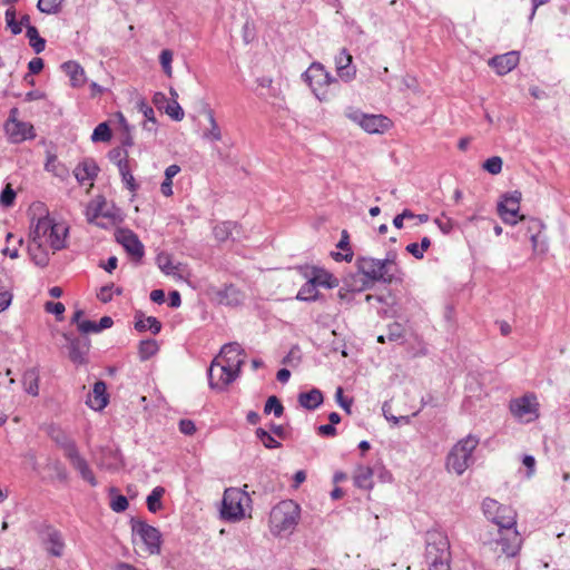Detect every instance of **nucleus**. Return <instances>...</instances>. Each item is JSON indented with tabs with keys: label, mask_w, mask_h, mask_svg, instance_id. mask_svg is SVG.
I'll use <instances>...</instances> for the list:
<instances>
[{
	"label": "nucleus",
	"mask_w": 570,
	"mask_h": 570,
	"mask_svg": "<svg viewBox=\"0 0 570 570\" xmlns=\"http://www.w3.org/2000/svg\"><path fill=\"white\" fill-rule=\"evenodd\" d=\"M219 357L220 361L215 358L212 362L207 375L210 389L223 391L239 376L245 352L237 342H233L222 347Z\"/></svg>",
	"instance_id": "f257e3e1"
},
{
	"label": "nucleus",
	"mask_w": 570,
	"mask_h": 570,
	"mask_svg": "<svg viewBox=\"0 0 570 570\" xmlns=\"http://www.w3.org/2000/svg\"><path fill=\"white\" fill-rule=\"evenodd\" d=\"M67 234L68 227L63 224L56 223L49 214H47L38 218L31 229L29 250H33V246H36L37 249L43 246H50L53 250H60L66 246Z\"/></svg>",
	"instance_id": "f03ea898"
},
{
	"label": "nucleus",
	"mask_w": 570,
	"mask_h": 570,
	"mask_svg": "<svg viewBox=\"0 0 570 570\" xmlns=\"http://www.w3.org/2000/svg\"><path fill=\"white\" fill-rule=\"evenodd\" d=\"M425 560L429 570H450V542L441 531H428L425 535Z\"/></svg>",
	"instance_id": "7ed1b4c3"
},
{
	"label": "nucleus",
	"mask_w": 570,
	"mask_h": 570,
	"mask_svg": "<svg viewBox=\"0 0 570 570\" xmlns=\"http://www.w3.org/2000/svg\"><path fill=\"white\" fill-rule=\"evenodd\" d=\"M301 518V508L293 500H284L276 504L269 513V523L275 534L292 532Z\"/></svg>",
	"instance_id": "20e7f679"
},
{
	"label": "nucleus",
	"mask_w": 570,
	"mask_h": 570,
	"mask_svg": "<svg viewBox=\"0 0 570 570\" xmlns=\"http://www.w3.org/2000/svg\"><path fill=\"white\" fill-rule=\"evenodd\" d=\"M355 266L357 272L364 276L361 283L368 282V288H371L375 282L390 285L394 282L402 281V277L396 276L395 273H389L384 268L385 265L381 259L358 256L355 261Z\"/></svg>",
	"instance_id": "39448f33"
},
{
	"label": "nucleus",
	"mask_w": 570,
	"mask_h": 570,
	"mask_svg": "<svg viewBox=\"0 0 570 570\" xmlns=\"http://www.w3.org/2000/svg\"><path fill=\"white\" fill-rule=\"evenodd\" d=\"M478 444L479 439L471 434L460 440L448 454L446 468L454 471L458 475L463 474L473 462L472 453Z\"/></svg>",
	"instance_id": "423d86ee"
},
{
	"label": "nucleus",
	"mask_w": 570,
	"mask_h": 570,
	"mask_svg": "<svg viewBox=\"0 0 570 570\" xmlns=\"http://www.w3.org/2000/svg\"><path fill=\"white\" fill-rule=\"evenodd\" d=\"M250 501L249 495L237 488L226 489L222 500L220 517L228 522H236L245 517L244 502Z\"/></svg>",
	"instance_id": "0eeeda50"
},
{
	"label": "nucleus",
	"mask_w": 570,
	"mask_h": 570,
	"mask_svg": "<svg viewBox=\"0 0 570 570\" xmlns=\"http://www.w3.org/2000/svg\"><path fill=\"white\" fill-rule=\"evenodd\" d=\"M302 76L318 100H326V88L338 82L321 62H313Z\"/></svg>",
	"instance_id": "6e6552de"
},
{
	"label": "nucleus",
	"mask_w": 570,
	"mask_h": 570,
	"mask_svg": "<svg viewBox=\"0 0 570 570\" xmlns=\"http://www.w3.org/2000/svg\"><path fill=\"white\" fill-rule=\"evenodd\" d=\"M509 410L514 417L524 422H532L539 417V403L534 393H527L521 397L512 399Z\"/></svg>",
	"instance_id": "1a4fd4ad"
},
{
	"label": "nucleus",
	"mask_w": 570,
	"mask_h": 570,
	"mask_svg": "<svg viewBox=\"0 0 570 570\" xmlns=\"http://www.w3.org/2000/svg\"><path fill=\"white\" fill-rule=\"evenodd\" d=\"M522 194L519 190L502 195V200L498 203V214L508 225H515L519 220H524V215H519Z\"/></svg>",
	"instance_id": "9d476101"
},
{
	"label": "nucleus",
	"mask_w": 570,
	"mask_h": 570,
	"mask_svg": "<svg viewBox=\"0 0 570 570\" xmlns=\"http://www.w3.org/2000/svg\"><path fill=\"white\" fill-rule=\"evenodd\" d=\"M63 338L66 340L69 360L77 365L86 364L90 341L87 337H78L71 333H65Z\"/></svg>",
	"instance_id": "9b49d317"
},
{
	"label": "nucleus",
	"mask_w": 570,
	"mask_h": 570,
	"mask_svg": "<svg viewBox=\"0 0 570 570\" xmlns=\"http://www.w3.org/2000/svg\"><path fill=\"white\" fill-rule=\"evenodd\" d=\"M350 118L370 134L384 132L392 125L391 120L383 115H367L355 111L350 115Z\"/></svg>",
	"instance_id": "f8f14e48"
},
{
	"label": "nucleus",
	"mask_w": 570,
	"mask_h": 570,
	"mask_svg": "<svg viewBox=\"0 0 570 570\" xmlns=\"http://www.w3.org/2000/svg\"><path fill=\"white\" fill-rule=\"evenodd\" d=\"M494 542L501 547V553L514 557L521 548L522 539L515 527H508L505 530H498Z\"/></svg>",
	"instance_id": "ddd939ff"
},
{
	"label": "nucleus",
	"mask_w": 570,
	"mask_h": 570,
	"mask_svg": "<svg viewBox=\"0 0 570 570\" xmlns=\"http://www.w3.org/2000/svg\"><path fill=\"white\" fill-rule=\"evenodd\" d=\"M116 240L125 248V250L137 262L142 258V244L139 237L130 229L119 228L115 233Z\"/></svg>",
	"instance_id": "4468645a"
},
{
	"label": "nucleus",
	"mask_w": 570,
	"mask_h": 570,
	"mask_svg": "<svg viewBox=\"0 0 570 570\" xmlns=\"http://www.w3.org/2000/svg\"><path fill=\"white\" fill-rule=\"evenodd\" d=\"M299 271L304 277H311L316 286L326 288H335L340 285V281L330 272L317 266H301Z\"/></svg>",
	"instance_id": "2eb2a0df"
},
{
	"label": "nucleus",
	"mask_w": 570,
	"mask_h": 570,
	"mask_svg": "<svg viewBox=\"0 0 570 570\" xmlns=\"http://www.w3.org/2000/svg\"><path fill=\"white\" fill-rule=\"evenodd\" d=\"M520 60L518 51H509L503 55L494 56L490 59L489 65L497 71L498 75H507L513 70Z\"/></svg>",
	"instance_id": "dca6fc26"
},
{
	"label": "nucleus",
	"mask_w": 570,
	"mask_h": 570,
	"mask_svg": "<svg viewBox=\"0 0 570 570\" xmlns=\"http://www.w3.org/2000/svg\"><path fill=\"white\" fill-rule=\"evenodd\" d=\"M99 167L92 158H85L73 169V175L80 185L89 184L92 186V181L97 177Z\"/></svg>",
	"instance_id": "f3484780"
},
{
	"label": "nucleus",
	"mask_w": 570,
	"mask_h": 570,
	"mask_svg": "<svg viewBox=\"0 0 570 570\" xmlns=\"http://www.w3.org/2000/svg\"><path fill=\"white\" fill-rule=\"evenodd\" d=\"M48 435L63 451L67 459L78 451L76 442L61 428L51 425Z\"/></svg>",
	"instance_id": "a211bd4d"
},
{
	"label": "nucleus",
	"mask_w": 570,
	"mask_h": 570,
	"mask_svg": "<svg viewBox=\"0 0 570 570\" xmlns=\"http://www.w3.org/2000/svg\"><path fill=\"white\" fill-rule=\"evenodd\" d=\"M109 401V395L107 393V385L104 381H97L94 384L92 392L88 394L86 404L95 410L101 411L104 410Z\"/></svg>",
	"instance_id": "6ab92c4d"
},
{
	"label": "nucleus",
	"mask_w": 570,
	"mask_h": 570,
	"mask_svg": "<svg viewBox=\"0 0 570 570\" xmlns=\"http://www.w3.org/2000/svg\"><path fill=\"white\" fill-rule=\"evenodd\" d=\"M336 72L338 77L344 81H351L354 79L356 69L352 66V56L345 48L335 57Z\"/></svg>",
	"instance_id": "aec40b11"
},
{
	"label": "nucleus",
	"mask_w": 570,
	"mask_h": 570,
	"mask_svg": "<svg viewBox=\"0 0 570 570\" xmlns=\"http://www.w3.org/2000/svg\"><path fill=\"white\" fill-rule=\"evenodd\" d=\"M95 458L97 464L107 470H116L121 464L120 454L110 446L101 448Z\"/></svg>",
	"instance_id": "412c9836"
},
{
	"label": "nucleus",
	"mask_w": 570,
	"mask_h": 570,
	"mask_svg": "<svg viewBox=\"0 0 570 570\" xmlns=\"http://www.w3.org/2000/svg\"><path fill=\"white\" fill-rule=\"evenodd\" d=\"M33 127L27 122L10 120L6 124V131L13 142L22 141L32 137Z\"/></svg>",
	"instance_id": "4be33fe9"
},
{
	"label": "nucleus",
	"mask_w": 570,
	"mask_h": 570,
	"mask_svg": "<svg viewBox=\"0 0 570 570\" xmlns=\"http://www.w3.org/2000/svg\"><path fill=\"white\" fill-rule=\"evenodd\" d=\"M163 535L160 531L145 523V548L150 554H159L161 551Z\"/></svg>",
	"instance_id": "5701e85b"
},
{
	"label": "nucleus",
	"mask_w": 570,
	"mask_h": 570,
	"mask_svg": "<svg viewBox=\"0 0 570 570\" xmlns=\"http://www.w3.org/2000/svg\"><path fill=\"white\" fill-rule=\"evenodd\" d=\"M156 263L160 271L166 275L183 278V264H174L171 256L167 253H160L156 257Z\"/></svg>",
	"instance_id": "b1692460"
},
{
	"label": "nucleus",
	"mask_w": 570,
	"mask_h": 570,
	"mask_svg": "<svg viewBox=\"0 0 570 570\" xmlns=\"http://www.w3.org/2000/svg\"><path fill=\"white\" fill-rule=\"evenodd\" d=\"M368 289V282H362L361 285L356 284L355 276L344 278L343 286L338 289L337 296L341 301L350 302L353 293H360Z\"/></svg>",
	"instance_id": "393cba45"
},
{
	"label": "nucleus",
	"mask_w": 570,
	"mask_h": 570,
	"mask_svg": "<svg viewBox=\"0 0 570 570\" xmlns=\"http://www.w3.org/2000/svg\"><path fill=\"white\" fill-rule=\"evenodd\" d=\"M491 521L497 525V531L505 530L508 527H515L517 513L512 508L503 505L502 509L493 515Z\"/></svg>",
	"instance_id": "a878e982"
},
{
	"label": "nucleus",
	"mask_w": 570,
	"mask_h": 570,
	"mask_svg": "<svg viewBox=\"0 0 570 570\" xmlns=\"http://www.w3.org/2000/svg\"><path fill=\"white\" fill-rule=\"evenodd\" d=\"M298 404L309 411L317 409L324 401L323 393L318 389L301 392L297 397Z\"/></svg>",
	"instance_id": "bb28decb"
},
{
	"label": "nucleus",
	"mask_w": 570,
	"mask_h": 570,
	"mask_svg": "<svg viewBox=\"0 0 570 570\" xmlns=\"http://www.w3.org/2000/svg\"><path fill=\"white\" fill-rule=\"evenodd\" d=\"M61 68L69 76L71 86L80 87L85 83V71L79 63L75 61H67L62 63Z\"/></svg>",
	"instance_id": "cd10ccee"
},
{
	"label": "nucleus",
	"mask_w": 570,
	"mask_h": 570,
	"mask_svg": "<svg viewBox=\"0 0 570 570\" xmlns=\"http://www.w3.org/2000/svg\"><path fill=\"white\" fill-rule=\"evenodd\" d=\"M22 385L24 391L32 395L37 396L39 393V374L36 368L27 370L22 375Z\"/></svg>",
	"instance_id": "c85d7f7f"
},
{
	"label": "nucleus",
	"mask_w": 570,
	"mask_h": 570,
	"mask_svg": "<svg viewBox=\"0 0 570 570\" xmlns=\"http://www.w3.org/2000/svg\"><path fill=\"white\" fill-rule=\"evenodd\" d=\"M47 550L53 557H61L65 548L62 537L59 531L50 530L47 535Z\"/></svg>",
	"instance_id": "c756f323"
},
{
	"label": "nucleus",
	"mask_w": 570,
	"mask_h": 570,
	"mask_svg": "<svg viewBox=\"0 0 570 570\" xmlns=\"http://www.w3.org/2000/svg\"><path fill=\"white\" fill-rule=\"evenodd\" d=\"M115 118L117 119V128L120 135V142L122 146H131L132 137H131V128L121 112H116Z\"/></svg>",
	"instance_id": "7c9ffc66"
},
{
	"label": "nucleus",
	"mask_w": 570,
	"mask_h": 570,
	"mask_svg": "<svg viewBox=\"0 0 570 570\" xmlns=\"http://www.w3.org/2000/svg\"><path fill=\"white\" fill-rule=\"evenodd\" d=\"M165 492H166L165 488L158 485V487L154 488L153 491L147 495L145 502L147 504V509L149 512L157 513L158 511H160L164 508L161 499H163Z\"/></svg>",
	"instance_id": "2f4dec72"
},
{
	"label": "nucleus",
	"mask_w": 570,
	"mask_h": 570,
	"mask_svg": "<svg viewBox=\"0 0 570 570\" xmlns=\"http://www.w3.org/2000/svg\"><path fill=\"white\" fill-rule=\"evenodd\" d=\"M307 282L299 288L296 299L302 302H314L320 297V292L317 291V286L311 277H306Z\"/></svg>",
	"instance_id": "473e14b6"
},
{
	"label": "nucleus",
	"mask_w": 570,
	"mask_h": 570,
	"mask_svg": "<svg viewBox=\"0 0 570 570\" xmlns=\"http://www.w3.org/2000/svg\"><path fill=\"white\" fill-rule=\"evenodd\" d=\"M237 228V224L234 222H223L220 224H217L214 229L213 234L216 240L218 242H226L228 239H235L233 236L234 229Z\"/></svg>",
	"instance_id": "72a5a7b5"
},
{
	"label": "nucleus",
	"mask_w": 570,
	"mask_h": 570,
	"mask_svg": "<svg viewBox=\"0 0 570 570\" xmlns=\"http://www.w3.org/2000/svg\"><path fill=\"white\" fill-rule=\"evenodd\" d=\"M372 476H373V470L371 468L360 466L354 476V483L357 488L371 489L373 485Z\"/></svg>",
	"instance_id": "f704fd0d"
},
{
	"label": "nucleus",
	"mask_w": 570,
	"mask_h": 570,
	"mask_svg": "<svg viewBox=\"0 0 570 570\" xmlns=\"http://www.w3.org/2000/svg\"><path fill=\"white\" fill-rule=\"evenodd\" d=\"M206 115L210 125V128L203 134V138L210 141H218L222 139L220 128L215 119L214 111L212 109L206 110Z\"/></svg>",
	"instance_id": "c9c22d12"
},
{
	"label": "nucleus",
	"mask_w": 570,
	"mask_h": 570,
	"mask_svg": "<svg viewBox=\"0 0 570 570\" xmlns=\"http://www.w3.org/2000/svg\"><path fill=\"white\" fill-rule=\"evenodd\" d=\"M26 36L29 39L30 47L35 50L36 53H40L45 50L46 40L40 37L38 29L36 27H28Z\"/></svg>",
	"instance_id": "e433bc0d"
},
{
	"label": "nucleus",
	"mask_w": 570,
	"mask_h": 570,
	"mask_svg": "<svg viewBox=\"0 0 570 570\" xmlns=\"http://www.w3.org/2000/svg\"><path fill=\"white\" fill-rule=\"evenodd\" d=\"M118 167L124 184L131 193H135L139 188V185L136 183L132 174L130 173L127 161L119 160Z\"/></svg>",
	"instance_id": "4c0bfd02"
},
{
	"label": "nucleus",
	"mask_w": 570,
	"mask_h": 570,
	"mask_svg": "<svg viewBox=\"0 0 570 570\" xmlns=\"http://www.w3.org/2000/svg\"><path fill=\"white\" fill-rule=\"evenodd\" d=\"M63 0H38L37 8L46 14H57L62 9Z\"/></svg>",
	"instance_id": "58836bf2"
},
{
	"label": "nucleus",
	"mask_w": 570,
	"mask_h": 570,
	"mask_svg": "<svg viewBox=\"0 0 570 570\" xmlns=\"http://www.w3.org/2000/svg\"><path fill=\"white\" fill-rule=\"evenodd\" d=\"M264 413L266 415L273 413L275 417H281L284 414V406L276 395H272L266 400Z\"/></svg>",
	"instance_id": "ea45409f"
},
{
	"label": "nucleus",
	"mask_w": 570,
	"mask_h": 570,
	"mask_svg": "<svg viewBox=\"0 0 570 570\" xmlns=\"http://www.w3.org/2000/svg\"><path fill=\"white\" fill-rule=\"evenodd\" d=\"M111 139V130L108 122H100L92 131L94 142H108Z\"/></svg>",
	"instance_id": "a19ab883"
},
{
	"label": "nucleus",
	"mask_w": 570,
	"mask_h": 570,
	"mask_svg": "<svg viewBox=\"0 0 570 570\" xmlns=\"http://www.w3.org/2000/svg\"><path fill=\"white\" fill-rule=\"evenodd\" d=\"M220 299H226L228 305H237L240 303V292L234 285L225 286L224 291L219 293Z\"/></svg>",
	"instance_id": "79ce46f5"
},
{
	"label": "nucleus",
	"mask_w": 570,
	"mask_h": 570,
	"mask_svg": "<svg viewBox=\"0 0 570 570\" xmlns=\"http://www.w3.org/2000/svg\"><path fill=\"white\" fill-rule=\"evenodd\" d=\"M386 337L390 342L403 343L405 337V330L403 325L397 322L387 325Z\"/></svg>",
	"instance_id": "37998d69"
},
{
	"label": "nucleus",
	"mask_w": 570,
	"mask_h": 570,
	"mask_svg": "<svg viewBox=\"0 0 570 570\" xmlns=\"http://www.w3.org/2000/svg\"><path fill=\"white\" fill-rule=\"evenodd\" d=\"M256 438L262 441L266 449H278L282 444L275 440L272 434L263 428H257L255 431Z\"/></svg>",
	"instance_id": "c03bdc74"
},
{
	"label": "nucleus",
	"mask_w": 570,
	"mask_h": 570,
	"mask_svg": "<svg viewBox=\"0 0 570 570\" xmlns=\"http://www.w3.org/2000/svg\"><path fill=\"white\" fill-rule=\"evenodd\" d=\"M396 259H397V253L395 250H390L386 253L385 258L381 259V261L384 263V265H385L384 268L389 273H395L396 276L401 277L402 273L396 263Z\"/></svg>",
	"instance_id": "a18cd8bd"
},
{
	"label": "nucleus",
	"mask_w": 570,
	"mask_h": 570,
	"mask_svg": "<svg viewBox=\"0 0 570 570\" xmlns=\"http://www.w3.org/2000/svg\"><path fill=\"white\" fill-rule=\"evenodd\" d=\"M115 492H116V489L111 488L110 489L111 500H110L109 505L112 509V511L122 512L128 508V500L125 495H121V494L114 495Z\"/></svg>",
	"instance_id": "49530a36"
},
{
	"label": "nucleus",
	"mask_w": 570,
	"mask_h": 570,
	"mask_svg": "<svg viewBox=\"0 0 570 570\" xmlns=\"http://www.w3.org/2000/svg\"><path fill=\"white\" fill-rule=\"evenodd\" d=\"M502 507L503 505L499 504L498 501L490 498L484 499L482 503L483 513L489 520H492L493 515H495Z\"/></svg>",
	"instance_id": "de8ad7c7"
},
{
	"label": "nucleus",
	"mask_w": 570,
	"mask_h": 570,
	"mask_svg": "<svg viewBox=\"0 0 570 570\" xmlns=\"http://www.w3.org/2000/svg\"><path fill=\"white\" fill-rule=\"evenodd\" d=\"M502 158L499 156H492L483 163V169L492 175H498L502 170Z\"/></svg>",
	"instance_id": "09e8293b"
},
{
	"label": "nucleus",
	"mask_w": 570,
	"mask_h": 570,
	"mask_svg": "<svg viewBox=\"0 0 570 570\" xmlns=\"http://www.w3.org/2000/svg\"><path fill=\"white\" fill-rule=\"evenodd\" d=\"M68 460L70 464L73 466V469L79 472L80 475L90 468L86 459L79 453V450L71 456H69Z\"/></svg>",
	"instance_id": "8fccbe9b"
},
{
	"label": "nucleus",
	"mask_w": 570,
	"mask_h": 570,
	"mask_svg": "<svg viewBox=\"0 0 570 570\" xmlns=\"http://www.w3.org/2000/svg\"><path fill=\"white\" fill-rule=\"evenodd\" d=\"M6 22L12 35H19L22 31L21 23L16 20V10L8 9L6 11Z\"/></svg>",
	"instance_id": "3c124183"
},
{
	"label": "nucleus",
	"mask_w": 570,
	"mask_h": 570,
	"mask_svg": "<svg viewBox=\"0 0 570 570\" xmlns=\"http://www.w3.org/2000/svg\"><path fill=\"white\" fill-rule=\"evenodd\" d=\"M164 110L176 121H180L184 118V110L176 100L168 102Z\"/></svg>",
	"instance_id": "603ef678"
},
{
	"label": "nucleus",
	"mask_w": 570,
	"mask_h": 570,
	"mask_svg": "<svg viewBox=\"0 0 570 570\" xmlns=\"http://www.w3.org/2000/svg\"><path fill=\"white\" fill-rule=\"evenodd\" d=\"M14 199H16V191L11 188L10 185H7L0 194V204L3 207H10L13 205Z\"/></svg>",
	"instance_id": "864d4df0"
},
{
	"label": "nucleus",
	"mask_w": 570,
	"mask_h": 570,
	"mask_svg": "<svg viewBox=\"0 0 570 570\" xmlns=\"http://www.w3.org/2000/svg\"><path fill=\"white\" fill-rule=\"evenodd\" d=\"M159 61H160L164 72L167 76H170L171 75L173 52L169 49H164L160 52Z\"/></svg>",
	"instance_id": "5fc2aeb1"
},
{
	"label": "nucleus",
	"mask_w": 570,
	"mask_h": 570,
	"mask_svg": "<svg viewBox=\"0 0 570 570\" xmlns=\"http://www.w3.org/2000/svg\"><path fill=\"white\" fill-rule=\"evenodd\" d=\"M434 223L438 225V227L444 235L450 234L454 227V222L451 218L445 217L444 213L442 214L441 217H436L434 219Z\"/></svg>",
	"instance_id": "6e6d98bb"
},
{
	"label": "nucleus",
	"mask_w": 570,
	"mask_h": 570,
	"mask_svg": "<svg viewBox=\"0 0 570 570\" xmlns=\"http://www.w3.org/2000/svg\"><path fill=\"white\" fill-rule=\"evenodd\" d=\"M335 399L338 405L347 413L351 414V406L353 404V399H346L343 395V389L340 386L336 389Z\"/></svg>",
	"instance_id": "4d7b16f0"
},
{
	"label": "nucleus",
	"mask_w": 570,
	"mask_h": 570,
	"mask_svg": "<svg viewBox=\"0 0 570 570\" xmlns=\"http://www.w3.org/2000/svg\"><path fill=\"white\" fill-rule=\"evenodd\" d=\"M101 207L99 205H92L90 204L88 207H87V210H86V216H87V220L89 223H95L96 225L98 226H102V224H100L98 222V218L100 217L101 215Z\"/></svg>",
	"instance_id": "13d9d810"
},
{
	"label": "nucleus",
	"mask_w": 570,
	"mask_h": 570,
	"mask_svg": "<svg viewBox=\"0 0 570 570\" xmlns=\"http://www.w3.org/2000/svg\"><path fill=\"white\" fill-rule=\"evenodd\" d=\"M32 255V259L35 261V263L39 266H46L49 262V258H48V255L47 253L40 248V249H37L36 246H33V250H29Z\"/></svg>",
	"instance_id": "bf43d9fd"
},
{
	"label": "nucleus",
	"mask_w": 570,
	"mask_h": 570,
	"mask_svg": "<svg viewBox=\"0 0 570 570\" xmlns=\"http://www.w3.org/2000/svg\"><path fill=\"white\" fill-rule=\"evenodd\" d=\"M115 288L114 284L105 285L100 288L99 293L97 294V297L102 303H108L112 299V291Z\"/></svg>",
	"instance_id": "052dcab7"
},
{
	"label": "nucleus",
	"mask_w": 570,
	"mask_h": 570,
	"mask_svg": "<svg viewBox=\"0 0 570 570\" xmlns=\"http://www.w3.org/2000/svg\"><path fill=\"white\" fill-rule=\"evenodd\" d=\"M149 330L153 334H158L161 331V323L155 316L145 317V331Z\"/></svg>",
	"instance_id": "680f3d73"
},
{
	"label": "nucleus",
	"mask_w": 570,
	"mask_h": 570,
	"mask_svg": "<svg viewBox=\"0 0 570 570\" xmlns=\"http://www.w3.org/2000/svg\"><path fill=\"white\" fill-rule=\"evenodd\" d=\"M179 431L185 435H193L196 432V425L194 421L188 419H183L178 423Z\"/></svg>",
	"instance_id": "e2e57ef3"
},
{
	"label": "nucleus",
	"mask_w": 570,
	"mask_h": 570,
	"mask_svg": "<svg viewBox=\"0 0 570 570\" xmlns=\"http://www.w3.org/2000/svg\"><path fill=\"white\" fill-rule=\"evenodd\" d=\"M79 332H81L82 334H88V333H98V332H100V330L96 322L85 320L81 323H79Z\"/></svg>",
	"instance_id": "0e129e2a"
},
{
	"label": "nucleus",
	"mask_w": 570,
	"mask_h": 570,
	"mask_svg": "<svg viewBox=\"0 0 570 570\" xmlns=\"http://www.w3.org/2000/svg\"><path fill=\"white\" fill-rule=\"evenodd\" d=\"M45 309L48 313H52L56 316H61L65 312V305L60 302H47L45 305Z\"/></svg>",
	"instance_id": "69168bd1"
},
{
	"label": "nucleus",
	"mask_w": 570,
	"mask_h": 570,
	"mask_svg": "<svg viewBox=\"0 0 570 570\" xmlns=\"http://www.w3.org/2000/svg\"><path fill=\"white\" fill-rule=\"evenodd\" d=\"M159 350L158 343L154 338L145 340V360L154 356Z\"/></svg>",
	"instance_id": "338daca9"
},
{
	"label": "nucleus",
	"mask_w": 570,
	"mask_h": 570,
	"mask_svg": "<svg viewBox=\"0 0 570 570\" xmlns=\"http://www.w3.org/2000/svg\"><path fill=\"white\" fill-rule=\"evenodd\" d=\"M546 225L543 224V222L539 218H530L529 219V224H528V232L530 234H533V233H537V234H541L542 230L544 229Z\"/></svg>",
	"instance_id": "774afa93"
}]
</instances>
